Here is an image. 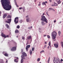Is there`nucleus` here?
Segmentation results:
<instances>
[{
  "instance_id": "nucleus-1",
  "label": "nucleus",
  "mask_w": 63,
  "mask_h": 63,
  "mask_svg": "<svg viewBox=\"0 0 63 63\" xmlns=\"http://www.w3.org/2000/svg\"><path fill=\"white\" fill-rule=\"evenodd\" d=\"M9 0H1L0 2L4 10L6 11H9L11 9V6L10 5V2L8 1Z\"/></svg>"
},
{
  "instance_id": "nucleus-2",
  "label": "nucleus",
  "mask_w": 63,
  "mask_h": 63,
  "mask_svg": "<svg viewBox=\"0 0 63 63\" xmlns=\"http://www.w3.org/2000/svg\"><path fill=\"white\" fill-rule=\"evenodd\" d=\"M41 17L42 18L41 19V20H42L41 22V23L42 24V25L43 26L45 25V23H44V22H45L46 23H47V19L45 17V16H44L43 15L42 16H41Z\"/></svg>"
},
{
  "instance_id": "nucleus-3",
  "label": "nucleus",
  "mask_w": 63,
  "mask_h": 63,
  "mask_svg": "<svg viewBox=\"0 0 63 63\" xmlns=\"http://www.w3.org/2000/svg\"><path fill=\"white\" fill-rule=\"evenodd\" d=\"M52 36H53L52 39H55V37L57 35V33L55 32L54 31L52 33Z\"/></svg>"
},
{
  "instance_id": "nucleus-4",
  "label": "nucleus",
  "mask_w": 63,
  "mask_h": 63,
  "mask_svg": "<svg viewBox=\"0 0 63 63\" xmlns=\"http://www.w3.org/2000/svg\"><path fill=\"white\" fill-rule=\"evenodd\" d=\"M22 55H21V58L22 59L24 58V59H25V57L27 56V55L25 53V52H24L22 54Z\"/></svg>"
},
{
  "instance_id": "nucleus-5",
  "label": "nucleus",
  "mask_w": 63,
  "mask_h": 63,
  "mask_svg": "<svg viewBox=\"0 0 63 63\" xmlns=\"http://www.w3.org/2000/svg\"><path fill=\"white\" fill-rule=\"evenodd\" d=\"M59 61V59H57L56 58H54V63H58V61Z\"/></svg>"
},
{
  "instance_id": "nucleus-6",
  "label": "nucleus",
  "mask_w": 63,
  "mask_h": 63,
  "mask_svg": "<svg viewBox=\"0 0 63 63\" xmlns=\"http://www.w3.org/2000/svg\"><path fill=\"white\" fill-rule=\"evenodd\" d=\"M18 22V17H16L14 20V22L15 24H17Z\"/></svg>"
},
{
  "instance_id": "nucleus-7",
  "label": "nucleus",
  "mask_w": 63,
  "mask_h": 63,
  "mask_svg": "<svg viewBox=\"0 0 63 63\" xmlns=\"http://www.w3.org/2000/svg\"><path fill=\"white\" fill-rule=\"evenodd\" d=\"M1 35L2 37H3L5 38H7V37H9V35H7L6 36L5 35V34L3 33V32H2L1 33Z\"/></svg>"
},
{
  "instance_id": "nucleus-8",
  "label": "nucleus",
  "mask_w": 63,
  "mask_h": 63,
  "mask_svg": "<svg viewBox=\"0 0 63 63\" xmlns=\"http://www.w3.org/2000/svg\"><path fill=\"white\" fill-rule=\"evenodd\" d=\"M7 21H5V22L8 23H9L10 24L11 22V19H7Z\"/></svg>"
},
{
  "instance_id": "nucleus-9",
  "label": "nucleus",
  "mask_w": 63,
  "mask_h": 63,
  "mask_svg": "<svg viewBox=\"0 0 63 63\" xmlns=\"http://www.w3.org/2000/svg\"><path fill=\"white\" fill-rule=\"evenodd\" d=\"M16 50V47H13L11 49V51H15Z\"/></svg>"
},
{
  "instance_id": "nucleus-10",
  "label": "nucleus",
  "mask_w": 63,
  "mask_h": 63,
  "mask_svg": "<svg viewBox=\"0 0 63 63\" xmlns=\"http://www.w3.org/2000/svg\"><path fill=\"white\" fill-rule=\"evenodd\" d=\"M30 47V45H27L26 47V50L27 51H28V48H29V47Z\"/></svg>"
},
{
  "instance_id": "nucleus-11",
  "label": "nucleus",
  "mask_w": 63,
  "mask_h": 63,
  "mask_svg": "<svg viewBox=\"0 0 63 63\" xmlns=\"http://www.w3.org/2000/svg\"><path fill=\"white\" fill-rule=\"evenodd\" d=\"M7 16V14H4L3 16L2 17L4 19L6 18V16Z\"/></svg>"
},
{
  "instance_id": "nucleus-12",
  "label": "nucleus",
  "mask_w": 63,
  "mask_h": 63,
  "mask_svg": "<svg viewBox=\"0 0 63 63\" xmlns=\"http://www.w3.org/2000/svg\"><path fill=\"white\" fill-rule=\"evenodd\" d=\"M3 53L5 56H8V54L7 53H5V52H3Z\"/></svg>"
},
{
  "instance_id": "nucleus-13",
  "label": "nucleus",
  "mask_w": 63,
  "mask_h": 63,
  "mask_svg": "<svg viewBox=\"0 0 63 63\" xmlns=\"http://www.w3.org/2000/svg\"><path fill=\"white\" fill-rule=\"evenodd\" d=\"M54 46L56 48H57L58 47V45L56 44H54Z\"/></svg>"
},
{
  "instance_id": "nucleus-14",
  "label": "nucleus",
  "mask_w": 63,
  "mask_h": 63,
  "mask_svg": "<svg viewBox=\"0 0 63 63\" xmlns=\"http://www.w3.org/2000/svg\"><path fill=\"white\" fill-rule=\"evenodd\" d=\"M27 40H30V39H31V36H29L28 37H27Z\"/></svg>"
},
{
  "instance_id": "nucleus-15",
  "label": "nucleus",
  "mask_w": 63,
  "mask_h": 63,
  "mask_svg": "<svg viewBox=\"0 0 63 63\" xmlns=\"http://www.w3.org/2000/svg\"><path fill=\"white\" fill-rule=\"evenodd\" d=\"M15 33H19V32H18V31L17 30H16L15 31Z\"/></svg>"
},
{
  "instance_id": "nucleus-16",
  "label": "nucleus",
  "mask_w": 63,
  "mask_h": 63,
  "mask_svg": "<svg viewBox=\"0 0 63 63\" xmlns=\"http://www.w3.org/2000/svg\"><path fill=\"white\" fill-rule=\"evenodd\" d=\"M5 26H7V29H9V26L8 24H6L5 25Z\"/></svg>"
},
{
  "instance_id": "nucleus-17",
  "label": "nucleus",
  "mask_w": 63,
  "mask_h": 63,
  "mask_svg": "<svg viewBox=\"0 0 63 63\" xmlns=\"http://www.w3.org/2000/svg\"><path fill=\"white\" fill-rule=\"evenodd\" d=\"M42 5L43 6H44V5H45V6H46V4L45 3V2H42Z\"/></svg>"
},
{
  "instance_id": "nucleus-18",
  "label": "nucleus",
  "mask_w": 63,
  "mask_h": 63,
  "mask_svg": "<svg viewBox=\"0 0 63 63\" xmlns=\"http://www.w3.org/2000/svg\"><path fill=\"white\" fill-rule=\"evenodd\" d=\"M29 20H30V18H28L27 19H26L27 22H28L29 21H30Z\"/></svg>"
},
{
  "instance_id": "nucleus-19",
  "label": "nucleus",
  "mask_w": 63,
  "mask_h": 63,
  "mask_svg": "<svg viewBox=\"0 0 63 63\" xmlns=\"http://www.w3.org/2000/svg\"><path fill=\"white\" fill-rule=\"evenodd\" d=\"M23 59H24V58H21V63H23Z\"/></svg>"
},
{
  "instance_id": "nucleus-20",
  "label": "nucleus",
  "mask_w": 63,
  "mask_h": 63,
  "mask_svg": "<svg viewBox=\"0 0 63 63\" xmlns=\"http://www.w3.org/2000/svg\"><path fill=\"white\" fill-rule=\"evenodd\" d=\"M22 9L23 12H25V7H23L22 8Z\"/></svg>"
},
{
  "instance_id": "nucleus-21",
  "label": "nucleus",
  "mask_w": 63,
  "mask_h": 63,
  "mask_svg": "<svg viewBox=\"0 0 63 63\" xmlns=\"http://www.w3.org/2000/svg\"><path fill=\"white\" fill-rule=\"evenodd\" d=\"M61 32L59 31L58 32V34L60 36L61 35Z\"/></svg>"
},
{
  "instance_id": "nucleus-22",
  "label": "nucleus",
  "mask_w": 63,
  "mask_h": 63,
  "mask_svg": "<svg viewBox=\"0 0 63 63\" xmlns=\"http://www.w3.org/2000/svg\"><path fill=\"white\" fill-rule=\"evenodd\" d=\"M61 44L62 45H62V47H63V42H61Z\"/></svg>"
},
{
  "instance_id": "nucleus-23",
  "label": "nucleus",
  "mask_w": 63,
  "mask_h": 63,
  "mask_svg": "<svg viewBox=\"0 0 63 63\" xmlns=\"http://www.w3.org/2000/svg\"><path fill=\"white\" fill-rule=\"evenodd\" d=\"M50 57H49L48 58V61H47V63H49V61H50Z\"/></svg>"
},
{
  "instance_id": "nucleus-24",
  "label": "nucleus",
  "mask_w": 63,
  "mask_h": 63,
  "mask_svg": "<svg viewBox=\"0 0 63 63\" xmlns=\"http://www.w3.org/2000/svg\"><path fill=\"white\" fill-rule=\"evenodd\" d=\"M32 50H31L30 51V55H31L32 54Z\"/></svg>"
},
{
  "instance_id": "nucleus-25",
  "label": "nucleus",
  "mask_w": 63,
  "mask_h": 63,
  "mask_svg": "<svg viewBox=\"0 0 63 63\" xmlns=\"http://www.w3.org/2000/svg\"><path fill=\"white\" fill-rule=\"evenodd\" d=\"M32 28V26L29 27L28 28V29L30 30Z\"/></svg>"
},
{
  "instance_id": "nucleus-26",
  "label": "nucleus",
  "mask_w": 63,
  "mask_h": 63,
  "mask_svg": "<svg viewBox=\"0 0 63 63\" xmlns=\"http://www.w3.org/2000/svg\"><path fill=\"white\" fill-rule=\"evenodd\" d=\"M7 17L8 18H11V16H10V15H8L7 16Z\"/></svg>"
},
{
  "instance_id": "nucleus-27",
  "label": "nucleus",
  "mask_w": 63,
  "mask_h": 63,
  "mask_svg": "<svg viewBox=\"0 0 63 63\" xmlns=\"http://www.w3.org/2000/svg\"><path fill=\"white\" fill-rule=\"evenodd\" d=\"M52 9V8H49L48 11H51Z\"/></svg>"
},
{
  "instance_id": "nucleus-28",
  "label": "nucleus",
  "mask_w": 63,
  "mask_h": 63,
  "mask_svg": "<svg viewBox=\"0 0 63 63\" xmlns=\"http://www.w3.org/2000/svg\"><path fill=\"white\" fill-rule=\"evenodd\" d=\"M20 27V26L19 25H18L17 26V28H18V29H19Z\"/></svg>"
},
{
  "instance_id": "nucleus-29",
  "label": "nucleus",
  "mask_w": 63,
  "mask_h": 63,
  "mask_svg": "<svg viewBox=\"0 0 63 63\" xmlns=\"http://www.w3.org/2000/svg\"><path fill=\"white\" fill-rule=\"evenodd\" d=\"M21 51L22 53H23V49H21Z\"/></svg>"
},
{
  "instance_id": "nucleus-30",
  "label": "nucleus",
  "mask_w": 63,
  "mask_h": 63,
  "mask_svg": "<svg viewBox=\"0 0 63 63\" xmlns=\"http://www.w3.org/2000/svg\"><path fill=\"white\" fill-rule=\"evenodd\" d=\"M39 32H41V31H40V30H41V28H39Z\"/></svg>"
},
{
  "instance_id": "nucleus-31",
  "label": "nucleus",
  "mask_w": 63,
  "mask_h": 63,
  "mask_svg": "<svg viewBox=\"0 0 63 63\" xmlns=\"http://www.w3.org/2000/svg\"><path fill=\"white\" fill-rule=\"evenodd\" d=\"M57 3L58 4H59L60 3H61V1H58L57 2Z\"/></svg>"
},
{
  "instance_id": "nucleus-32",
  "label": "nucleus",
  "mask_w": 63,
  "mask_h": 63,
  "mask_svg": "<svg viewBox=\"0 0 63 63\" xmlns=\"http://www.w3.org/2000/svg\"><path fill=\"white\" fill-rule=\"evenodd\" d=\"M44 52V50H43L41 51L40 52V53H42V52Z\"/></svg>"
},
{
  "instance_id": "nucleus-33",
  "label": "nucleus",
  "mask_w": 63,
  "mask_h": 63,
  "mask_svg": "<svg viewBox=\"0 0 63 63\" xmlns=\"http://www.w3.org/2000/svg\"><path fill=\"white\" fill-rule=\"evenodd\" d=\"M15 3L16 4V5L17 7H18L17 6V4H16V1H15Z\"/></svg>"
},
{
  "instance_id": "nucleus-34",
  "label": "nucleus",
  "mask_w": 63,
  "mask_h": 63,
  "mask_svg": "<svg viewBox=\"0 0 63 63\" xmlns=\"http://www.w3.org/2000/svg\"><path fill=\"white\" fill-rule=\"evenodd\" d=\"M23 8V7H21V8H19V10H22V9Z\"/></svg>"
},
{
  "instance_id": "nucleus-35",
  "label": "nucleus",
  "mask_w": 63,
  "mask_h": 63,
  "mask_svg": "<svg viewBox=\"0 0 63 63\" xmlns=\"http://www.w3.org/2000/svg\"><path fill=\"white\" fill-rule=\"evenodd\" d=\"M51 42L50 41H49V46H50V44H51Z\"/></svg>"
},
{
  "instance_id": "nucleus-36",
  "label": "nucleus",
  "mask_w": 63,
  "mask_h": 63,
  "mask_svg": "<svg viewBox=\"0 0 63 63\" xmlns=\"http://www.w3.org/2000/svg\"><path fill=\"white\" fill-rule=\"evenodd\" d=\"M47 37L49 39V38H50V36L49 35H47Z\"/></svg>"
},
{
  "instance_id": "nucleus-37",
  "label": "nucleus",
  "mask_w": 63,
  "mask_h": 63,
  "mask_svg": "<svg viewBox=\"0 0 63 63\" xmlns=\"http://www.w3.org/2000/svg\"><path fill=\"white\" fill-rule=\"evenodd\" d=\"M34 47H33L32 48V51H34Z\"/></svg>"
},
{
  "instance_id": "nucleus-38",
  "label": "nucleus",
  "mask_w": 63,
  "mask_h": 63,
  "mask_svg": "<svg viewBox=\"0 0 63 63\" xmlns=\"http://www.w3.org/2000/svg\"><path fill=\"white\" fill-rule=\"evenodd\" d=\"M40 59L39 58H38L37 59V61H40Z\"/></svg>"
},
{
  "instance_id": "nucleus-39",
  "label": "nucleus",
  "mask_w": 63,
  "mask_h": 63,
  "mask_svg": "<svg viewBox=\"0 0 63 63\" xmlns=\"http://www.w3.org/2000/svg\"><path fill=\"white\" fill-rule=\"evenodd\" d=\"M59 63H62V62H61V61H60V60H59Z\"/></svg>"
},
{
  "instance_id": "nucleus-40",
  "label": "nucleus",
  "mask_w": 63,
  "mask_h": 63,
  "mask_svg": "<svg viewBox=\"0 0 63 63\" xmlns=\"http://www.w3.org/2000/svg\"><path fill=\"white\" fill-rule=\"evenodd\" d=\"M22 39L24 40V37L22 36Z\"/></svg>"
},
{
  "instance_id": "nucleus-41",
  "label": "nucleus",
  "mask_w": 63,
  "mask_h": 63,
  "mask_svg": "<svg viewBox=\"0 0 63 63\" xmlns=\"http://www.w3.org/2000/svg\"><path fill=\"white\" fill-rule=\"evenodd\" d=\"M15 62H16V63H17L18 62V61H14Z\"/></svg>"
},
{
  "instance_id": "nucleus-42",
  "label": "nucleus",
  "mask_w": 63,
  "mask_h": 63,
  "mask_svg": "<svg viewBox=\"0 0 63 63\" xmlns=\"http://www.w3.org/2000/svg\"><path fill=\"white\" fill-rule=\"evenodd\" d=\"M47 47V45H45V46L44 47V48H45V47Z\"/></svg>"
},
{
  "instance_id": "nucleus-43",
  "label": "nucleus",
  "mask_w": 63,
  "mask_h": 63,
  "mask_svg": "<svg viewBox=\"0 0 63 63\" xmlns=\"http://www.w3.org/2000/svg\"><path fill=\"white\" fill-rule=\"evenodd\" d=\"M52 10L53 11H55V10H54V9L52 8Z\"/></svg>"
},
{
  "instance_id": "nucleus-44",
  "label": "nucleus",
  "mask_w": 63,
  "mask_h": 63,
  "mask_svg": "<svg viewBox=\"0 0 63 63\" xmlns=\"http://www.w3.org/2000/svg\"><path fill=\"white\" fill-rule=\"evenodd\" d=\"M63 61V59H61V62H62V61Z\"/></svg>"
},
{
  "instance_id": "nucleus-45",
  "label": "nucleus",
  "mask_w": 63,
  "mask_h": 63,
  "mask_svg": "<svg viewBox=\"0 0 63 63\" xmlns=\"http://www.w3.org/2000/svg\"><path fill=\"white\" fill-rule=\"evenodd\" d=\"M48 13H47H47H46V14H47V16H49V15H48Z\"/></svg>"
},
{
  "instance_id": "nucleus-46",
  "label": "nucleus",
  "mask_w": 63,
  "mask_h": 63,
  "mask_svg": "<svg viewBox=\"0 0 63 63\" xmlns=\"http://www.w3.org/2000/svg\"><path fill=\"white\" fill-rule=\"evenodd\" d=\"M55 6H57V4H56V3H55Z\"/></svg>"
},
{
  "instance_id": "nucleus-47",
  "label": "nucleus",
  "mask_w": 63,
  "mask_h": 63,
  "mask_svg": "<svg viewBox=\"0 0 63 63\" xmlns=\"http://www.w3.org/2000/svg\"><path fill=\"white\" fill-rule=\"evenodd\" d=\"M50 2H51V0H49Z\"/></svg>"
},
{
  "instance_id": "nucleus-48",
  "label": "nucleus",
  "mask_w": 63,
  "mask_h": 63,
  "mask_svg": "<svg viewBox=\"0 0 63 63\" xmlns=\"http://www.w3.org/2000/svg\"><path fill=\"white\" fill-rule=\"evenodd\" d=\"M6 63H8V60H7L6 62Z\"/></svg>"
},
{
  "instance_id": "nucleus-49",
  "label": "nucleus",
  "mask_w": 63,
  "mask_h": 63,
  "mask_svg": "<svg viewBox=\"0 0 63 63\" xmlns=\"http://www.w3.org/2000/svg\"><path fill=\"white\" fill-rule=\"evenodd\" d=\"M45 3H47V1H46L45 2Z\"/></svg>"
},
{
  "instance_id": "nucleus-50",
  "label": "nucleus",
  "mask_w": 63,
  "mask_h": 63,
  "mask_svg": "<svg viewBox=\"0 0 63 63\" xmlns=\"http://www.w3.org/2000/svg\"><path fill=\"white\" fill-rule=\"evenodd\" d=\"M1 14H2V12H0V14L1 15Z\"/></svg>"
},
{
  "instance_id": "nucleus-51",
  "label": "nucleus",
  "mask_w": 63,
  "mask_h": 63,
  "mask_svg": "<svg viewBox=\"0 0 63 63\" xmlns=\"http://www.w3.org/2000/svg\"><path fill=\"white\" fill-rule=\"evenodd\" d=\"M62 22V21H60V23H61V22Z\"/></svg>"
},
{
  "instance_id": "nucleus-52",
  "label": "nucleus",
  "mask_w": 63,
  "mask_h": 63,
  "mask_svg": "<svg viewBox=\"0 0 63 63\" xmlns=\"http://www.w3.org/2000/svg\"><path fill=\"white\" fill-rule=\"evenodd\" d=\"M45 43V44H47V42H46Z\"/></svg>"
},
{
  "instance_id": "nucleus-53",
  "label": "nucleus",
  "mask_w": 63,
  "mask_h": 63,
  "mask_svg": "<svg viewBox=\"0 0 63 63\" xmlns=\"http://www.w3.org/2000/svg\"><path fill=\"white\" fill-rule=\"evenodd\" d=\"M56 22V21L55 20H54V22Z\"/></svg>"
},
{
  "instance_id": "nucleus-54",
  "label": "nucleus",
  "mask_w": 63,
  "mask_h": 63,
  "mask_svg": "<svg viewBox=\"0 0 63 63\" xmlns=\"http://www.w3.org/2000/svg\"><path fill=\"white\" fill-rule=\"evenodd\" d=\"M16 59H15L14 60V61H16Z\"/></svg>"
},
{
  "instance_id": "nucleus-55",
  "label": "nucleus",
  "mask_w": 63,
  "mask_h": 63,
  "mask_svg": "<svg viewBox=\"0 0 63 63\" xmlns=\"http://www.w3.org/2000/svg\"><path fill=\"white\" fill-rule=\"evenodd\" d=\"M47 36V35H44V37H45V36Z\"/></svg>"
},
{
  "instance_id": "nucleus-56",
  "label": "nucleus",
  "mask_w": 63,
  "mask_h": 63,
  "mask_svg": "<svg viewBox=\"0 0 63 63\" xmlns=\"http://www.w3.org/2000/svg\"><path fill=\"white\" fill-rule=\"evenodd\" d=\"M47 48H48V49H49V46H48Z\"/></svg>"
},
{
  "instance_id": "nucleus-57",
  "label": "nucleus",
  "mask_w": 63,
  "mask_h": 63,
  "mask_svg": "<svg viewBox=\"0 0 63 63\" xmlns=\"http://www.w3.org/2000/svg\"><path fill=\"white\" fill-rule=\"evenodd\" d=\"M16 37H17V38H18V36H16Z\"/></svg>"
},
{
  "instance_id": "nucleus-58",
  "label": "nucleus",
  "mask_w": 63,
  "mask_h": 63,
  "mask_svg": "<svg viewBox=\"0 0 63 63\" xmlns=\"http://www.w3.org/2000/svg\"><path fill=\"white\" fill-rule=\"evenodd\" d=\"M28 17V16H26V17Z\"/></svg>"
},
{
  "instance_id": "nucleus-59",
  "label": "nucleus",
  "mask_w": 63,
  "mask_h": 63,
  "mask_svg": "<svg viewBox=\"0 0 63 63\" xmlns=\"http://www.w3.org/2000/svg\"><path fill=\"white\" fill-rule=\"evenodd\" d=\"M40 5H41V4H38V6H40Z\"/></svg>"
},
{
  "instance_id": "nucleus-60",
  "label": "nucleus",
  "mask_w": 63,
  "mask_h": 63,
  "mask_svg": "<svg viewBox=\"0 0 63 63\" xmlns=\"http://www.w3.org/2000/svg\"><path fill=\"white\" fill-rule=\"evenodd\" d=\"M0 63H4L2 62H1Z\"/></svg>"
},
{
  "instance_id": "nucleus-61",
  "label": "nucleus",
  "mask_w": 63,
  "mask_h": 63,
  "mask_svg": "<svg viewBox=\"0 0 63 63\" xmlns=\"http://www.w3.org/2000/svg\"><path fill=\"white\" fill-rule=\"evenodd\" d=\"M43 15H45V14H44V13H43Z\"/></svg>"
},
{
  "instance_id": "nucleus-62",
  "label": "nucleus",
  "mask_w": 63,
  "mask_h": 63,
  "mask_svg": "<svg viewBox=\"0 0 63 63\" xmlns=\"http://www.w3.org/2000/svg\"><path fill=\"white\" fill-rule=\"evenodd\" d=\"M58 1H59V2H60V0H59Z\"/></svg>"
},
{
  "instance_id": "nucleus-63",
  "label": "nucleus",
  "mask_w": 63,
  "mask_h": 63,
  "mask_svg": "<svg viewBox=\"0 0 63 63\" xmlns=\"http://www.w3.org/2000/svg\"><path fill=\"white\" fill-rule=\"evenodd\" d=\"M53 41H55V40H54V39H53Z\"/></svg>"
},
{
  "instance_id": "nucleus-64",
  "label": "nucleus",
  "mask_w": 63,
  "mask_h": 63,
  "mask_svg": "<svg viewBox=\"0 0 63 63\" xmlns=\"http://www.w3.org/2000/svg\"><path fill=\"white\" fill-rule=\"evenodd\" d=\"M39 63H41V62H40Z\"/></svg>"
}]
</instances>
